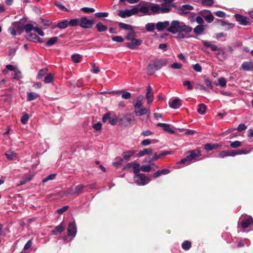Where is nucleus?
I'll return each mask as SVG.
<instances>
[{
  "mask_svg": "<svg viewBox=\"0 0 253 253\" xmlns=\"http://www.w3.org/2000/svg\"><path fill=\"white\" fill-rule=\"evenodd\" d=\"M192 28L186 25L184 22L178 20H173L169 23V26L168 28L167 31L173 34L177 33L184 32L186 34L190 33Z\"/></svg>",
  "mask_w": 253,
  "mask_h": 253,
  "instance_id": "f257e3e1",
  "label": "nucleus"
},
{
  "mask_svg": "<svg viewBox=\"0 0 253 253\" xmlns=\"http://www.w3.org/2000/svg\"><path fill=\"white\" fill-rule=\"evenodd\" d=\"M168 63L166 58L156 59L152 60L147 66V72L150 75L153 74L156 70H158Z\"/></svg>",
  "mask_w": 253,
  "mask_h": 253,
  "instance_id": "f03ea898",
  "label": "nucleus"
},
{
  "mask_svg": "<svg viewBox=\"0 0 253 253\" xmlns=\"http://www.w3.org/2000/svg\"><path fill=\"white\" fill-rule=\"evenodd\" d=\"M189 155L186 158L182 159L178 162L179 164H189L192 162L196 161L201 154L200 151L198 150H193L188 152Z\"/></svg>",
  "mask_w": 253,
  "mask_h": 253,
  "instance_id": "7ed1b4c3",
  "label": "nucleus"
},
{
  "mask_svg": "<svg viewBox=\"0 0 253 253\" xmlns=\"http://www.w3.org/2000/svg\"><path fill=\"white\" fill-rule=\"evenodd\" d=\"M170 10V4L164 3L160 6L158 4H152L150 8L151 12L153 13H166L169 12Z\"/></svg>",
  "mask_w": 253,
  "mask_h": 253,
  "instance_id": "20e7f679",
  "label": "nucleus"
},
{
  "mask_svg": "<svg viewBox=\"0 0 253 253\" xmlns=\"http://www.w3.org/2000/svg\"><path fill=\"white\" fill-rule=\"evenodd\" d=\"M238 225H241L244 229L250 228L253 226V218L250 215L243 214L239 219Z\"/></svg>",
  "mask_w": 253,
  "mask_h": 253,
  "instance_id": "39448f33",
  "label": "nucleus"
},
{
  "mask_svg": "<svg viewBox=\"0 0 253 253\" xmlns=\"http://www.w3.org/2000/svg\"><path fill=\"white\" fill-rule=\"evenodd\" d=\"M134 180L138 185L143 186L150 182V178L143 173H138L134 176Z\"/></svg>",
  "mask_w": 253,
  "mask_h": 253,
  "instance_id": "423d86ee",
  "label": "nucleus"
},
{
  "mask_svg": "<svg viewBox=\"0 0 253 253\" xmlns=\"http://www.w3.org/2000/svg\"><path fill=\"white\" fill-rule=\"evenodd\" d=\"M80 26L84 29L91 28L94 23L93 20L88 19L85 17H83L80 18Z\"/></svg>",
  "mask_w": 253,
  "mask_h": 253,
  "instance_id": "0eeeda50",
  "label": "nucleus"
},
{
  "mask_svg": "<svg viewBox=\"0 0 253 253\" xmlns=\"http://www.w3.org/2000/svg\"><path fill=\"white\" fill-rule=\"evenodd\" d=\"M84 188V186L83 185H78L75 187H72L68 189L65 191V195H74V194H78L82 192L83 189Z\"/></svg>",
  "mask_w": 253,
  "mask_h": 253,
  "instance_id": "6e6552de",
  "label": "nucleus"
},
{
  "mask_svg": "<svg viewBox=\"0 0 253 253\" xmlns=\"http://www.w3.org/2000/svg\"><path fill=\"white\" fill-rule=\"evenodd\" d=\"M136 13L137 9L133 7L131 9H127L125 10H120L118 13V15L122 18H126V17H129Z\"/></svg>",
  "mask_w": 253,
  "mask_h": 253,
  "instance_id": "1a4fd4ad",
  "label": "nucleus"
},
{
  "mask_svg": "<svg viewBox=\"0 0 253 253\" xmlns=\"http://www.w3.org/2000/svg\"><path fill=\"white\" fill-rule=\"evenodd\" d=\"M67 232L68 236L72 237V238L76 236L77 232V228L75 221L70 222L69 223Z\"/></svg>",
  "mask_w": 253,
  "mask_h": 253,
  "instance_id": "9d476101",
  "label": "nucleus"
},
{
  "mask_svg": "<svg viewBox=\"0 0 253 253\" xmlns=\"http://www.w3.org/2000/svg\"><path fill=\"white\" fill-rule=\"evenodd\" d=\"M234 16L236 18V20L239 23L240 25H249L250 24V22L247 17L239 14H235Z\"/></svg>",
  "mask_w": 253,
  "mask_h": 253,
  "instance_id": "9b49d317",
  "label": "nucleus"
},
{
  "mask_svg": "<svg viewBox=\"0 0 253 253\" xmlns=\"http://www.w3.org/2000/svg\"><path fill=\"white\" fill-rule=\"evenodd\" d=\"M131 42L126 43V46L131 49H134L136 46L140 45L142 43V41L140 39H136L135 38Z\"/></svg>",
  "mask_w": 253,
  "mask_h": 253,
  "instance_id": "f8f14e48",
  "label": "nucleus"
},
{
  "mask_svg": "<svg viewBox=\"0 0 253 253\" xmlns=\"http://www.w3.org/2000/svg\"><path fill=\"white\" fill-rule=\"evenodd\" d=\"M169 26V22L168 21L158 22L156 24V28L159 32L162 31L166 28L167 29Z\"/></svg>",
  "mask_w": 253,
  "mask_h": 253,
  "instance_id": "ddd939ff",
  "label": "nucleus"
},
{
  "mask_svg": "<svg viewBox=\"0 0 253 253\" xmlns=\"http://www.w3.org/2000/svg\"><path fill=\"white\" fill-rule=\"evenodd\" d=\"M134 112L135 115L138 116H141L145 114H147L148 116H149L150 114V110L148 108H143L142 107H139L138 109L135 110Z\"/></svg>",
  "mask_w": 253,
  "mask_h": 253,
  "instance_id": "4468645a",
  "label": "nucleus"
},
{
  "mask_svg": "<svg viewBox=\"0 0 253 253\" xmlns=\"http://www.w3.org/2000/svg\"><path fill=\"white\" fill-rule=\"evenodd\" d=\"M202 16L209 23H211L213 21L214 17L210 10L204 11L202 13Z\"/></svg>",
  "mask_w": 253,
  "mask_h": 253,
  "instance_id": "2eb2a0df",
  "label": "nucleus"
},
{
  "mask_svg": "<svg viewBox=\"0 0 253 253\" xmlns=\"http://www.w3.org/2000/svg\"><path fill=\"white\" fill-rule=\"evenodd\" d=\"M242 68L246 71H253V62L252 61H245L242 64Z\"/></svg>",
  "mask_w": 253,
  "mask_h": 253,
  "instance_id": "dca6fc26",
  "label": "nucleus"
},
{
  "mask_svg": "<svg viewBox=\"0 0 253 253\" xmlns=\"http://www.w3.org/2000/svg\"><path fill=\"white\" fill-rule=\"evenodd\" d=\"M169 106L173 109H177L181 105V100L179 98H175L169 102Z\"/></svg>",
  "mask_w": 253,
  "mask_h": 253,
  "instance_id": "f3484780",
  "label": "nucleus"
},
{
  "mask_svg": "<svg viewBox=\"0 0 253 253\" xmlns=\"http://www.w3.org/2000/svg\"><path fill=\"white\" fill-rule=\"evenodd\" d=\"M12 26L15 29L18 34L20 35L24 30V26L20 22H14L12 23Z\"/></svg>",
  "mask_w": 253,
  "mask_h": 253,
  "instance_id": "a211bd4d",
  "label": "nucleus"
},
{
  "mask_svg": "<svg viewBox=\"0 0 253 253\" xmlns=\"http://www.w3.org/2000/svg\"><path fill=\"white\" fill-rule=\"evenodd\" d=\"M146 97L148 104L152 102L153 100V92L152 88L149 85L147 87V91L146 93Z\"/></svg>",
  "mask_w": 253,
  "mask_h": 253,
  "instance_id": "6ab92c4d",
  "label": "nucleus"
},
{
  "mask_svg": "<svg viewBox=\"0 0 253 253\" xmlns=\"http://www.w3.org/2000/svg\"><path fill=\"white\" fill-rule=\"evenodd\" d=\"M143 99H144V97L142 95H140V96H138L136 99L135 101L133 103L134 110L136 109H138V108L139 107H142Z\"/></svg>",
  "mask_w": 253,
  "mask_h": 253,
  "instance_id": "aec40b11",
  "label": "nucleus"
},
{
  "mask_svg": "<svg viewBox=\"0 0 253 253\" xmlns=\"http://www.w3.org/2000/svg\"><path fill=\"white\" fill-rule=\"evenodd\" d=\"M136 151L134 150H130L124 152L123 154V158L126 161H128L130 160L131 158L135 153Z\"/></svg>",
  "mask_w": 253,
  "mask_h": 253,
  "instance_id": "412c9836",
  "label": "nucleus"
},
{
  "mask_svg": "<svg viewBox=\"0 0 253 253\" xmlns=\"http://www.w3.org/2000/svg\"><path fill=\"white\" fill-rule=\"evenodd\" d=\"M65 229V225L63 224V222H61L58 226L55 227V228L52 231L51 234L52 235H56L62 233Z\"/></svg>",
  "mask_w": 253,
  "mask_h": 253,
  "instance_id": "4be33fe9",
  "label": "nucleus"
},
{
  "mask_svg": "<svg viewBox=\"0 0 253 253\" xmlns=\"http://www.w3.org/2000/svg\"><path fill=\"white\" fill-rule=\"evenodd\" d=\"M137 9V13L138 12H141L145 15H150L151 14L150 11V8L147 6H142L140 8H138L136 6H134Z\"/></svg>",
  "mask_w": 253,
  "mask_h": 253,
  "instance_id": "5701e85b",
  "label": "nucleus"
},
{
  "mask_svg": "<svg viewBox=\"0 0 253 253\" xmlns=\"http://www.w3.org/2000/svg\"><path fill=\"white\" fill-rule=\"evenodd\" d=\"M5 155L8 160H12L17 159L16 153H15L12 151L8 150L6 151Z\"/></svg>",
  "mask_w": 253,
  "mask_h": 253,
  "instance_id": "b1692460",
  "label": "nucleus"
},
{
  "mask_svg": "<svg viewBox=\"0 0 253 253\" xmlns=\"http://www.w3.org/2000/svg\"><path fill=\"white\" fill-rule=\"evenodd\" d=\"M69 25V21L65 20L59 22L57 25L54 26V28L58 27L61 29H65Z\"/></svg>",
  "mask_w": 253,
  "mask_h": 253,
  "instance_id": "393cba45",
  "label": "nucleus"
},
{
  "mask_svg": "<svg viewBox=\"0 0 253 253\" xmlns=\"http://www.w3.org/2000/svg\"><path fill=\"white\" fill-rule=\"evenodd\" d=\"M157 126L160 127H163V129L171 133H173L174 132V131L170 128L169 125L168 124L160 123L157 124Z\"/></svg>",
  "mask_w": 253,
  "mask_h": 253,
  "instance_id": "a878e982",
  "label": "nucleus"
},
{
  "mask_svg": "<svg viewBox=\"0 0 253 253\" xmlns=\"http://www.w3.org/2000/svg\"><path fill=\"white\" fill-rule=\"evenodd\" d=\"M26 38L27 40L32 42H36L37 39L39 40V37L35 34H32V33L26 34Z\"/></svg>",
  "mask_w": 253,
  "mask_h": 253,
  "instance_id": "bb28decb",
  "label": "nucleus"
},
{
  "mask_svg": "<svg viewBox=\"0 0 253 253\" xmlns=\"http://www.w3.org/2000/svg\"><path fill=\"white\" fill-rule=\"evenodd\" d=\"M124 161V159L123 158L119 157L115 159L112 164L115 167H119L123 164Z\"/></svg>",
  "mask_w": 253,
  "mask_h": 253,
  "instance_id": "cd10ccee",
  "label": "nucleus"
},
{
  "mask_svg": "<svg viewBox=\"0 0 253 253\" xmlns=\"http://www.w3.org/2000/svg\"><path fill=\"white\" fill-rule=\"evenodd\" d=\"M202 42L205 46L207 47H210L211 50L213 51H216L219 49L215 45L212 44L206 41H202Z\"/></svg>",
  "mask_w": 253,
  "mask_h": 253,
  "instance_id": "c85d7f7f",
  "label": "nucleus"
},
{
  "mask_svg": "<svg viewBox=\"0 0 253 253\" xmlns=\"http://www.w3.org/2000/svg\"><path fill=\"white\" fill-rule=\"evenodd\" d=\"M221 25L222 26L224 27L225 30H229L234 27V24L231 23H228L223 20H220Z\"/></svg>",
  "mask_w": 253,
  "mask_h": 253,
  "instance_id": "c756f323",
  "label": "nucleus"
},
{
  "mask_svg": "<svg viewBox=\"0 0 253 253\" xmlns=\"http://www.w3.org/2000/svg\"><path fill=\"white\" fill-rule=\"evenodd\" d=\"M217 58L220 60H223L226 58L225 52L221 49H219L216 53Z\"/></svg>",
  "mask_w": 253,
  "mask_h": 253,
  "instance_id": "7c9ffc66",
  "label": "nucleus"
},
{
  "mask_svg": "<svg viewBox=\"0 0 253 253\" xmlns=\"http://www.w3.org/2000/svg\"><path fill=\"white\" fill-rule=\"evenodd\" d=\"M220 145L218 144H206L205 145V149L207 151H211L218 148Z\"/></svg>",
  "mask_w": 253,
  "mask_h": 253,
  "instance_id": "2f4dec72",
  "label": "nucleus"
},
{
  "mask_svg": "<svg viewBox=\"0 0 253 253\" xmlns=\"http://www.w3.org/2000/svg\"><path fill=\"white\" fill-rule=\"evenodd\" d=\"M206 105L204 104L201 103L199 104L197 111L199 114L201 115H204L206 113Z\"/></svg>",
  "mask_w": 253,
  "mask_h": 253,
  "instance_id": "473e14b6",
  "label": "nucleus"
},
{
  "mask_svg": "<svg viewBox=\"0 0 253 253\" xmlns=\"http://www.w3.org/2000/svg\"><path fill=\"white\" fill-rule=\"evenodd\" d=\"M152 152V149L151 148H147L137 153V156L139 157H142L145 155L149 154Z\"/></svg>",
  "mask_w": 253,
  "mask_h": 253,
  "instance_id": "72a5a7b5",
  "label": "nucleus"
},
{
  "mask_svg": "<svg viewBox=\"0 0 253 253\" xmlns=\"http://www.w3.org/2000/svg\"><path fill=\"white\" fill-rule=\"evenodd\" d=\"M205 30V26L203 25H199L194 29V32L195 34H201Z\"/></svg>",
  "mask_w": 253,
  "mask_h": 253,
  "instance_id": "f704fd0d",
  "label": "nucleus"
},
{
  "mask_svg": "<svg viewBox=\"0 0 253 253\" xmlns=\"http://www.w3.org/2000/svg\"><path fill=\"white\" fill-rule=\"evenodd\" d=\"M156 25L154 23H148L145 25V29L147 32H152L155 30Z\"/></svg>",
  "mask_w": 253,
  "mask_h": 253,
  "instance_id": "c9c22d12",
  "label": "nucleus"
},
{
  "mask_svg": "<svg viewBox=\"0 0 253 253\" xmlns=\"http://www.w3.org/2000/svg\"><path fill=\"white\" fill-rule=\"evenodd\" d=\"M119 26L120 28L127 30L132 31L133 30V27L131 25L124 23H119Z\"/></svg>",
  "mask_w": 253,
  "mask_h": 253,
  "instance_id": "e433bc0d",
  "label": "nucleus"
},
{
  "mask_svg": "<svg viewBox=\"0 0 253 253\" xmlns=\"http://www.w3.org/2000/svg\"><path fill=\"white\" fill-rule=\"evenodd\" d=\"M193 9V7L189 4L183 5L181 10L184 14H187L189 10H191Z\"/></svg>",
  "mask_w": 253,
  "mask_h": 253,
  "instance_id": "4c0bfd02",
  "label": "nucleus"
},
{
  "mask_svg": "<svg viewBox=\"0 0 253 253\" xmlns=\"http://www.w3.org/2000/svg\"><path fill=\"white\" fill-rule=\"evenodd\" d=\"M132 169L135 175L137 174L141 170L140 165L139 163H134L132 166Z\"/></svg>",
  "mask_w": 253,
  "mask_h": 253,
  "instance_id": "58836bf2",
  "label": "nucleus"
},
{
  "mask_svg": "<svg viewBox=\"0 0 253 253\" xmlns=\"http://www.w3.org/2000/svg\"><path fill=\"white\" fill-rule=\"evenodd\" d=\"M39 96V94L35 92H29L27 94V99L28 101H32L37 98Z\"/></svg>",
  "mask_w": 253,
  "mask_h": 253,
  "instance_id": "ea45409f",
  "label": "nucleus"
},
{
  "mask_svg": "<svg viewBox=\"0 0 253 253\" xmlns=\"http://www.w3.org/2000/svg\"><path fill=\"white\" fill-rule=\"evenodd\" d=\"M97 31L99 32H104L107 30V27L106 26L102 24L101 23H98L96 25Z\"/></svg>",
  "mask_w": 253,
  "mask_h": 253,
  "instance_id": "a19ab883",
  "label": "nucleus"
},
{
  "mask_svg": "<svg viewBox=\"0 0 253 253\" xmlns=\"http://www.w3.org/2000/svg\"><path fill=\"white\" fill-rule=\"evenodd\" d=\"M58 40V38L57 37H52L50 38L45 43V45L47 46H51L54 43H55Z\"/></svg>",
  "mask_w": 253,
  "mask_h": 253,
  "instance_id": "79ce46f5",
  "label": "nucleus"
},
{
  "mask_svg": "<svg viewBox=\"0 0 253 253\" xmlns=\"http://www.w3.org/2000/svg\"><path fill=\"white\" fill-rule=\"evenodd\" d=\"M35 28V27H34L31 24H27L24 27V29H25L27 34L30 33L31 31L34 30Z\"/></svg>",
  "mask_w": 253,
  "mask_h": 253,
  "instance_id": "37998d69",
  "label": "nucleus"
},
{
  "mask_svg": "<svg viewBox=\"0 0 253 253\" xmlns=\"http://www.w3.org/2000/svg\"><path fill=\"white\" fill-rule=\"evenodd\" d=\"M136 37V33L135 32L132 31V30L128 33L127 35L126 36V39L127 40L131 41L134 39Z\"/></svg>",
  "mask_w": 253,
  "mask_h": 253,
  "instance_id": "c03bdc74",
  "label": "nucleus"
},
{
  "mask_svg": "<svg viewBox=\"0 0 253 253\" xmlns=\"http://www.w3.org/2000/svg\"><path fill=\"white\" fill-rule=\"evenodd\" d=\"M181 246L183 250L187 251L191 248V244L189 241H185L183 242Z\"/></svg>",
  "mask_w": 253,
  "mask_h": 253,
  "instance_id": "a18cd8bd",
  "label": "nucleus"
},
{
  "mask_svg": "<svg viewBox=\"0 0 253 253\" xmlns=\"http://www.w3.org/2000/svg\"><path fill=\"white\" fill-rule=\"evenodd\" d=\"M80 19L75 18L71 19L70 21H69V25H70L71 26H76L77 25H80Z\"/></svg>",
  "mask_w": 253,
  "mask_h": 253,
  "instance_id": "49530a36",
  "label": "nucleus"
},
{
  "mask_svg": "<svg viewBox=\"0 0 253 253\" xmlns=\"http://www.w3.org/2000/svg\"><path fill=\"white\" fill-rule=\"evenodd\" d=\"M119 92L122 93V97L125 99H128L131 97V93L129 92L122 90Z\"/></svg>",
  "mask_w": 253,
  "mask_h": 253,
  "instance_id": "de8ad7c7",
  "label": "nucleus"
},
{
  "mask_svg": "<svg viewBox=\"0 0 253 253\" xmlns=\"http://www.w3.org/2000/svg\"><path fill=\"white\" fill-rule=\"evenodd\" d=\"M56 175V174L55 173L50 174L48 175V176H47L45 178H44L42 180V182L43 183H45V182H47L48 180L54 179L55 178Z\"/></svg>",
  "mask_w": 253,
  "mask_h": 253,
  "instance_id": "09e8293b",
  "label": "nucleus"
},
{
  "mask_svg": "<svg viewBox=\"0 0 253 253\" xmlns=\"http://www.w3.org/2000/svg\"><path fill=\"white\" fill-rule=\"evenodd\" d=\"M34 175H29L23 178V180L20 182V184L23 185L26 183L27 182L30 181L33 177H34Z\"/></svg>",
  "mask_w": 253,
  "mask_h": 253,
  "instance_id": "8fccbe9b",
  "label": "nucleus"
},
{
  "mask_svg": "<svg viewBox=\"0 0 253 253\" xmlns=\"http://www.w3.org/2000/svg\"><path fill=\"white\" fill-rule=\"evenodd\" d=\"M72 60L76 63H79L81 59V56L79 54H74L71 57Z\"/></svg>",
  "mask_w": 253,
  "mask_h": 253,
  "instance_id": "3c124183",
  "label": "nucleus"
},
{
  "mask_svg": "<svg viewBox=\"0 0 253 253\" xmlns=\"http://www.w3.org/2000/svg\"><path fill=\"white\" fill-rule=\"evenodd\" d=\"M53 80V76L51 74H48L46 75L44 79V82L46 84L51 83Z\"/></svg>",
  "mask_w": 253,
  "mask_h": 253,
  "instance_id": "603ef678",
  "label": "nucleus"
},
{
  "mask_svg": "<svg viewBox=\"0 0 253 253\" xmlns=\"http://www.w3.org/2000/svg\"><path fill=\"white\" fill-rule=\"evenodd\" d=\"M29 118V115L25 113L21 117V122L23 124H25L28 122Z\"/></svg>",
  "mask_w": 253,
  "mask_h": 253,
  "instance_id": "864d4df0",
  "label": "nucleus"
},
{
  "mask_svg": "<svg viewBox=\"0 0 253 253\" xmlns=\"http://www.w3.org/2000/svg\"><path fill=\"white\" fill-rule=\"evenodd\" d=\"M141 170L143 172H149L151 170L150 165H142L141 166Z\"/></svg>",
  "mask_w": 253,
  "mask_h": 253,
  "instance_id": "5fc2aeb1",
  "label": "nucleus"
},
{
  "mask_svg": "<svg viewBox=\"0 0 253 253\" xmlns=\"http://www.w3.org/2000/svg\"><path fill=\"white\" fill-rule=\"evenodd\" d=\"M202 3L204 5L210 6L213 3V0H202Z\"/></svg>",
  "mask_w": 253,
  "mask_h": 253,
  "instance_id": "6e6d98bb",
  "label": "nucleus"
},
{
  "mask_svg": "<svg viewBox=\"0 0 253 253\" xmlns=\"http://www.w3.org/2000/svg\"><path fill=\"white\" fill-rule=\"evenodd\" d=\"M241 146V142L239 141H235L230 143V146L232 148H236Z\"/></svg>",
  "mask_w": 253,
  "mask_h": 253,
  "instance_id": "4d7b16f0",
  "label": "nucleus"
},
{
  "mask_svg": "<svg viewBox=\"0 0 253 253\" xmlns=\"http://www.w3.org/2000/svg\"><path fill=\"white\" fill-rule=\"evenodd\" d=\"M193 68L196 72H201L202 70L201 66L198 63L193 65Z\"/></svg>",
  "mask_w": 253,
  "mask_h": 253,
  "instance_id": "13d9d810",
  "label": "nucleus"
},
{
  "mask_svg": "<svg viewBox=\"0 0 253 253\" xmlns=\"http://www.w3.org/2000/svg\"><path fill=\"white\" fill-rule=\"evenodd\" d=\"M96 17L98 18L106 17L108 16L107 12H97L95 14Z\"/></svg>",
  "mask_w": 253,
  "mask_h": 253,
  "instance_id": "bf43d9fd",
  "label": "nucleus"
},
{
  "mask_svg": "<svg viewBox=\"0 0 253 253\" xmlns=\"http://www.w3.org/2000/svg\"><path fill=\"white\" fill-rule=\"evenodd\" d=\"M171 68L174 69H179L182 67V64L179 63L175 62L171 64Z\"/></svg>",
  "mask_w": 253,
  "mask_h": 253,
  "instance_id": "052dcab7",
  "label": "nucleus"
},
{
  "mask_svg": "<svg viewBox=\"0 0 253 253\" xmlns=\"http://www.w3.org/2000/svg\"><path fill=\"white\" fill-rule=\"evenodd\" d=\"M81 10L85 13H93L95 11L94 9L90 7H83Z\"/></svg>",
  "mask_w": 253,
  "mask_h": 253,
  "instance_id": "680f3d73",
  "label": "nucleus"
},
{
  "mask_svg": "<svg viewBox=\"0 0 253 253\" xmlns=\"http://www.w3.org/2000/svg\"><path fill=\"white\" fill-rule=\"evenodd\" d=\"M218 83L221 86L223 87L226 85V81L225 78L221 77L218 79Z\"/></svg>",
  "mask_w": 253,
  "mask_h": 253,
  "instance_id": "e2e57ef3",
  "label": "nucleus"
},
{
  "mask_svg": "<svg viewBox=\"0 0 253 253\" xmlns=\"http://www.w3.org/2000/svg\"><path fill=\"white\" fill-rule=\"evenodd\" d=\"M68 209V206H64L62 207L61 208L57 210V212L58 214H61L66 211Z\"/></svg>",
  "mask_w": 253,
  "mask_h": 253,
  "instance_id": "0e129e2a",
  "label": "nucleus"
},
{
  "mask_svg": "<svg viewBox=\"0 0 253 253\" xmlns=\"http://www.w3.org/2000/svg\"><path fill=\"white\" fill-rule=\"evenodd\" d=\"M112 40L118 42H122L124 41L123 38L121 36H116L112 38Z\"/></svg>",
  "mask_w": 253,
  "mask_h": 253,
  "instance_id": "69168bd1",
  "label": "nucleus"
},
{
  "mask_svg": "<svg viewBox=\"0 0 253 253\" xmlns=\"http://www.w3.org/2000/svg\"><path fill=\"white\" fill-rule=\"evenodd\" d=\"M46 73V70L44 69H42L39 71L38 78L39 79H41L42 77L44 76Z\"/></svg>",
  "mask_w": 253,
  "mask_h": 253,
  "instance_id": "338daca9",
  "label": "nucleus"
},
{
  "mask_svg": "<svg viewBox=\"0 0 253 253\" xmlns=\"http://www.w3.org/2000/svg\"><path fill=\"white\" fill-rule=\"evenodd\" d=\"M93 128L96 130H99L101 129L102 124L100 123H97L93 125Z\"/></svg>",
  "mask_w": 253,
  "mask_h": 253,
  "instance_id": "774afa93",
  "label": "nucleus"
}]
</instances>
